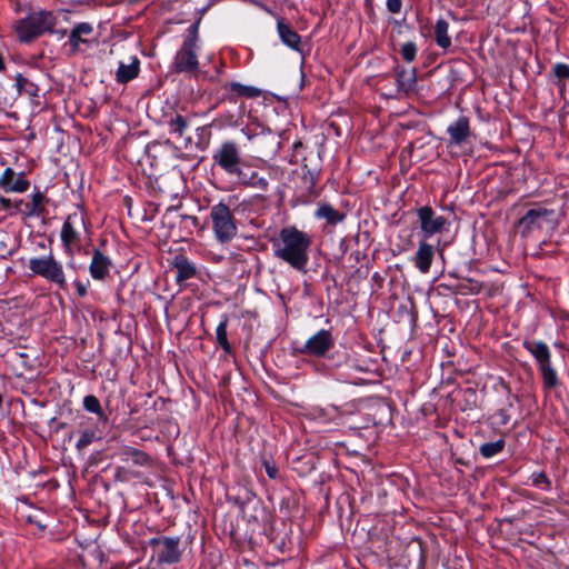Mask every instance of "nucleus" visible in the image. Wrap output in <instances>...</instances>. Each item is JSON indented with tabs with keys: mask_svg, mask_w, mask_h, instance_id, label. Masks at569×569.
Returning <instances> with one entry per match:
<instances>
[{
	"mask_svg": "<svg viewBox=\"0 0 569 569\" xmlns=\"http://www.w3.org/2000/svg\"><path fill=\"white\" fill-rule=\"evenodd\" d=\"M311 237L296 227L282 228L277 238L272 239L276 258L284 261L299 272L307 271Z\"/></svg>",
	"mask_w": 569,
	"mask_h": 569,
	"instance_id": "obj_1",
	"label": "nucleus"
},
{
	"mask_svg": "<svg viewBox=\"0 0 569 569\" xmlns=\"http://www.w3.org/2000/svg\"><path fill=\"white\" fill-rule=\"evenodd\" d=\"M558 213L546 204H535L518 221V230L527 237L536 230H553L558 226Z\"/></svg>",
	"mask_w": 569,
	"mask_h": 569,
	"instance_id": "obj_2",
	"label": "nucleus"
},
{
	"mask_svg": "<svg viewBox=\"0 0 569 569\" xmlns=\"http://www.w3.org/2000/svg\"><path fill=\"white\" fill-rule=\"evenodd\" d=\"M523 348L535 358L542 377L546 389H555L559 386L557 371L551 365V351L548 345L541 340H526Z\"/></svg>",
	"mask_w": 569,
	"mask_h": 569,
	"instance_id": "obj_3",
	"label": "nucleus"
},
{
	"mask_svg": "<svg viewBox=\"0 0 569 569\" xmlns=\"http://www.w3.org/2000/svg\"><path fill=\"white\" fill-rule=\"evenodd\" d=\"M231 199L228 202L220 201L211 207L210 218L212 230L217 240L221 243L231 241L238 231L236 219L230 209Z\"/></svg>",
	"mask_w": 569,
	"mask_h": 569,
	"instance_id": "obj_4",
	"label": "nucleus"
},
{
	"mask_svg": "<svg viewBox=\"0 0 569 569\" xmlns=\"http://www.w3.org/2000/svg\"><path fill=\"white\" fill-rule=\"evenodd\" d=\"M54 26V18L51 12H37L20 20L16 26V31L22 41H30L33 38L49 31Z\"/></svg>",
	"mask_w": 569,
	"mask_h": 569,
	"instance_id": "obj_5",
	"label": "nucleus"
},
{
	"mask_svg": "<svg viewBox=\"0 0 569 569\" xmlns=\"http://www.w3.org/2000/svg\"><path fill=\"white\" fill-rule=\"evenodd\" d=\"M86 230V217L81 210L78 209L67 217L60 234L64 251L67 253L70 256L73 254V249L79 244L81 234Z\"/></svg>",
	"mask_w": 569,
	"mask_h": 569,
	"instance_id": "obj_6",
	"label": "nucleus"
},
{
	"mask_svg": "<svg viewBox=\"0 0 569 569\" xmlns=\"http://www.w3.org/2000/svg\"><path fill=\"white\" fill-rule=\"evenodd\" d=\"M29 269L36 274L59 284L61 288L66 286L62 266L52 256L30 259Z\"/></svg>",
	"mask_w": 569,
	"mask_h": 569,
	"instance_id": "obj_7",
	"label": "nucleus"
},
{
	"mask_svg": "<svg viewBox=\"0 0 569 569\" xmlns=\"http://www.w3.org/2000/svg\"><path fill=\"white\" fill-rule=\"evenodd\" d=\"M422 239H429L435 234L448 230L449 222L445 216L438 214L431 207L425 206L417 211Z\"/></svg>",
	"mask_w": 569,
	"mask_h": 569,
	"instance_id": "obj_8",
	"label": "nucleus"
},
{
	"mask_svg": "<svg viewBox=\"0 0 569 569\" xmlns=\"http://www.w3.org/2000/svg\"><path fill=\"white\" fill-rule=\"evenodd\" d=\"M179 538L159 537L151 540L153 555L160 563H176L180 560Z\"/></svg>",
	"mask_w": 569,
	"mask_h": 569,
	"instance_id": "obj_9",
	"label": "nucleus"
},
{
	"mask_svg": "<svg viewBox=\"0 0 569 569\" xmlns=\"http://www.w3.org/2000/svg\"><path fill=\"white\" fill-rule=\"evenodd\" d=\"M196 39L188 38L178 51L174 60V68L178 72L194 71L198 68V59L194 52Z\"/></svg>",
	"mask_w": 569,
	"mask_h": 569,
	"instance_id": "obj_10",
	"label": "nucleus"
},
{
	"mask_svg": "<svg viewBox=\"0 0 569 569\" xmlns=\"http://www.w3.org/2000/svg\"><path fill=\"white\" fill-rule=\"evenodd\" d=\"M332 347L333 338L330 331L322 329L306 341L301 352L311 356H323Z\"/></svg>",
	"mask_w": 569,
	"mask_h": 569,
	"instance_id": "obj_11",
	"label": "nucleus"
},
{
	"mask_svg": "<svg viewBox=\"0 0 569 569\" xmlns=\"http://www.w3.org/2000/svg\"><path fill=\"white\" fill-rule=\"evenodd\" d=\"M216 162L229 173L240 172V156L234 144H222L213 156Z\"/></svg>",
	"mask_w": 569,
	"mask_h": 569,
	"instance_id": "obj_12",
	"label": "nucleus"
},
{
	"mask_svg": "<svg viewBox=\"0 0 569 569\" xmlns=\"http://www.w3.org/2000/svg\"><path fill=\"white\" fill-rule=\"evenodd\" d=\"M435 252V247L428 243L426 239H421L415 256L410 260L421 273L426 274L430 271Z\"/></svg>",
	"mask_w": 569,
	"mask_h": 569,
	"instance_id": "obj_13",
	"label": "nucleus"
},
{
	"mask_svg": "<svg viewBox=\"0 0 569 569\" xmlns=\"http://www.w3.org/2000/svg\"><path fill=\"white\" fill-rule=\"evenodd\" d=\"M0 187L6 192H24L29 182L22 173L17 174L11 168H7L0 177Z\"/></svg>",
	"mask_w": 569,
	"mask_h": 569,
	"instance_id": "obj_14",
	"label": "nucleus"
},
{
	"mask_svg": "<svg viewBox=\"0 0 569 569\" xmlns=\"http://www.w3.org/2000/svg\"><path fill=\"white\" fill-rule=\"evenodd\" d=\"M111 261L101 251L96 250L89 267L90 274L96 280H103L110 271Z\"/></svg>",
	"mask_w": 569,
	"mask_h": 569,
	"instance_id": "obj_15",
	"label": "nucleus"
},
{
	"mask_svg": "<svg viewBox=\"0 0 569 569\" xmlns=\"http://www.w3.org/2000/svg\"><path fill=\"white\" fill-rule=\"evenodd\" d=\"M139 60L131 58L129 63L121 62L116 73V79L120 83H127L134 79L139 73Z\"/></svg>",
	"mask_w": 569,
	"mask_h": 569,
	"instance_id": "obj_16",
	"label": "nucleus"
},
{
	"mask_svg": "<svg viewBox=\"0 0 569 569\" xmlns=\"http://www.w3.org/2000/svg\"><path fill=\"white\" fill-rule=\"evenodd\" d=\"M277 28L282 42L292 49L299 50L300 36L283 20L278 21Z\"/></svg>",
	"mask_w": 569,
	"mask_h": 569,
	"instance_id": "obj_17",
	"label": "nucleus"
},
{
	"mask_svg": "<svg viewBox=\"0 0 569 569\" xmlns=\"http://www.w3.org/2000/svg\"><path fill=\"white\" fill-rule=\"evenodd\" d=\"M121 457L123 461L127 462L131 460L136 466L140 467L149 466L151 463V458L148 453L132 447H126L121 451Z\"/></svg>",
	"mask_w": 569,
	"mask_h": 569,
	"instance_id": "obj_18",
	"label": "nucleus"
},
{
	"mask_svg": "<svg viewBox=\"0 0 569 569\" xmlns=\"http://www.w3.org/2000/svg\"><path fill=\"white\" fill-rule=\"evenodd\" d=\"M316 218L325 219L330 224H337L345 219V214L337 211L332 206L328 203H321L315 212Z\"/></svg>",
	"mask_w": 569,
	"mask_h": 569,
	"instance_id": "obj_19",
	"label": "nucleus"
},
{
	"mask_svg": "<svg viewBox=\"0 0 569 569\" xmlns=\"http://www.w3.org/2000/svg\"><path fill=\"white\" fill-rule=\"evenodd\" d=\"M93 31V28L89 23H79L72 31L69 37V41L74 49H78L80 42H87V36H90Z\"/></svg>",
	"mask_w": 569,
	"mask_h": 569,
	"instance_id": "obj_20",
	"label": "nucleus"
},
{
	"mask_svg": "<svg viewBox=\"0 0 569 569\" xmlns=\"http://www.w3.org/2000/svg\"><path fill=\"white\" fill-rule=\"evenodd\" d=\"M448 131H449L451 138L456 142H460V141L466 140V139H468L470 137L469 123H468V120L466 118L458 119L455 123H452L448 128Z\"/></svg>",
	"mask_w": 569,
	"mask_h": 569,
	"instance_id": "obj_21",
	"label": "nucleus"
},
{
	"mask_svg": "<svg viewBox=\"0 0 569 569\" xmlns=\"http://www.w3.org/2000/svg\"><path fill=\"white\" fill-rule=\"evenodd\" d=\"M449 24L446 20L439 19L435 27V38L439 47L447 49L451 46V38L448 34Z\"/></svg>",
	"mask_w": 569,
	"mask_h": 569,
	"instance_id": "obj_22",
	"label": "nucleus"
},
{
	"mask_svg": "<svg viewBox=\"0 0 569 569\" xmlns=\"http://www.w3.org/2000/svg\"><path fill=\"white\" fill-rule=\"evenodd\" d=\"M397 82L400 90L405 92L412 91L417 83L415 70H402L398 72Z\"/></svg>",
	"mask_w": 569,
	"mask_h": 569,
	"instance_id": "obj_23",
	"label": "nucleus"
},
{
	"mask_svg": "<svg viewBox=\"0 0 569 569\" xmlns=\"http://www.w3.org/2000/svg\"><path fill=\"white\" fill-rule=\"evenodd\" d=\"M227 326H228L227 318H224L222 321L219 322V325L216 328V339L226 352H230L231 347L227 339Z\"/></svg>",
	"mask_w": 569,
	"mask_h": 569,
	"instance_id": "obj_24",
	"label": "nucleus"
},
{
	"mask_svg": "<svg viewBox=\"0 0 569 569\" xmlns=\"http://www.w3.org/2000/svg\"><path fill=\"white\" fill-rule=\"evenodd\" d=\"M98 439L99 436L94 429H84L81 431V435L76 443V448L81 451Z\"/></svg>",
	"mask_w": 569,
	"mask_h": 569,
	"instance_id": "obj_25",
	"label": "nucleus"
},
{
	"mask_svg": "<svg viewBox=\"0 0 569 569\" xmlns=\"http://www.w3.org/2000/svg\"><path fill=\"white\" fill-rule=\"evenodd\" d=\"M505 447V441L502 439H499L493 442H486L480 446V453L485 458H491L496 455H498Z\"/></svg>",
	"mask_w": 569,
	"mask_h": 569,
	"instance_id": "obj_26",
	"label": "nucleus"
},
{
	"mask_svg": "<svg viewBox=\"0 0 569 569\" xmlns=\"http://www.w3.org/2000/svg\"><path fill=\"white\" fill-rule=\"evenodd\" d=\"M232 91H236L240 96L256 98L261 94V90L254 87L243 86L237 82L230 84Z\"/></svg>",
	"mask_w": 569,
	"mask_h": 569,
	"instance_id": "obj_27",
	"label": "nucleus"
},
{
	"mask_svg": "<svg viewBox=\"0 0 569 569\" xmlns=\"http://www.w3.org/2000/svg\"><path fill=\"white\" fill-rule=\"evenodd\" d=\"M83 407L87 411L101 415L100 401L96 396L89 395L83 399Z\"/></svg>",
	"mask_w": 569,
	"mask_h": 569,
	"instance_id": "obj_28",
	"label": "nucleus"
},
{
	"mask_svg": "<svg viewBox=\"0 0 569 569\" xmlns=\"http://www.w3.org/2000/svg\"><path fill=\"white\" fill-rule=\"evenodd\" d=\"M178 267V280L189 279L194 274V268L186 260L179 262Z\"/></svg>",
	"mask_w": 569,
	"mask_h": 569,
	"instance_id": "obj_29",
	"label": "nucleus"
},
{
	"mask_svg": "<svg viewBox=\"0 0 569 569\" xmlns=\"http://www.w3.org/2000/svg\"><path fill=\"white\" fill-rule=\"evenodd\" d=\"M531 482L533 486L545 490H549L551 486L550 480L545 472H533L531 475Z\"/></svg>",
	"mask_w": 569,
	"mask_h": 569,
	"instance_id": "obj_30",
	"label": "nucleus"
},
{
	"mask_svg": "<svg viewBox=\"0 0 569 569\" xmlns=\"http://www.w3.org/2000/svg\"><path fill=\"white\" fill-rule=\"evenodd\" d=\"M46 200V197L40 192H36L32 194V203L30 208V214H40L42 212V204Z\"/></svg>",
	"mask_w": 569,
	"mask_h": 569,
	"instance_id": "obj_31",
	"label": "nucleus"
},
{
	"mask_svg": "<svg viewBox=\"0 0 569 569\" xmlns=\"http://www.w3.org/2000/svg\"><path fill=\"white\" fill-rule=\"evenodd\" d=\"M417 54V47L413 42H406L401 47V56L407 62H412Z\"/></svg>",
	"mask_w": 569,
	"mask_h": 569,
	"instance_id": "obj_32",
	"label": "nucleus"
},
{
	"mask_svg": "<svg viewBox=\"0 0 569 569\" xmlns=\"http://www.w3.org/2000/svg\"><path fill=\"white\" fill-rule=\"evenodd\" d=\"M553 73L559 79H568L569 78V66L566 63H557L553 67Z\"/></svg>",
	"mask_w": 569,
	"mask_h": 569,
	"instance_id": "obj_33",
	"label": "nucleus"
},
{
	"mask_svg": "<svg viewBox=\"0 0 569 569\" xmlns=\"http://www.w3.org/2000/svg\"><path fill=\"white\" fill-rule=\"evenodd\" d=\"M402 7L401 0H387V8L392 13H399Z\"/></svg>",
	"mask_w": 569,
	"mask_h": 569,
	"instance_id": "obj_34",
	"label": "nucleus"
},
{
	"mask_svg": "<svg viewBox=\"0 0 569 569\" xmlns=\"http://www.w3.org/2000/svg\"><path fill=\"white\" fill-rule=\"evenodd\" d=\"M172 127L174 131L181 132L184 129L186 123L181 117H177L176 121L172 123Z\"/></svg>",
	"mask_w": 569,
	"mask_h": 569,
	"instance_id": "obj_35",
	"label": "nucleus"
},
{
	"mask_svg": "<svg viewBox=\"0 0 569 569\" xmlns=\"http://www.w3.org/2000/svg\"><path fill=\"white\" fill-rule=\"evenodd\" d=\"M462 144H447L448 149H449V152L452 154V156H457L459 153L458 149L461 148Z\"/></svg>",
	"mask_w": 569,
	"mask_h": 569,
	"instance_id": "obj_36",
	"label": "nucleus"
},
{
	"mask_svg": "<svg viewBox=\"0 0 569 569\" xmlns=\"http://www.w3.org/2000/svg\"><path fill=\"white\" fill-rule=\"evenodd\" d=\"M76 287H77V291H78L79 296L84 297L87 293L86 287L81 282H77Z\"/></svg>",
	"mask_w": 569,
	"mask_h": 569,
	"instance_id": "obj_37",
	"label": "nucleus"
},
{
	"mask_svg": "<svg viewBox=\"0 0 569 569\" xmlns=\"http://www.w3.org/2000/svg\"><path fill=\"white\" fill-rule=\"evenodd\" d=\"M123 472H124L123 468H121V467L117 468V470H116V479L120 480V481H124L126 478L122 476Z\"/></svg>",
	"mask_w": 569,
	"mask_h": 569,
	"instance_id": "obj_38",
	"label": "nucleus"
},
{
	"mask_svg": "<svg viewBox=\"0 0 569 569\" xmlns=\"http://www.w3.org/2000/svg\"><path fill=\"white\" fill-rule=\"evenodd\" d=\"M266 469H267V473L269 475L270 478H276V476H277L276 468L267 466Z\"/></svg>",
	"mask_w": 569,
	"mask_h": 569,
	"instance_id": "obj_39",
	"label": "nucleus"
},
{
	"mask_svg": "<svg viewBox=\"0 0 569 569\" xmlns=\"http://www.w3.org/2000/svg\"><path fill=\"white\" fill-rule=\"evenodd\" d=\"M0 202L2 203V206L4 208H8L10 206V200L9 199L1 198Z\"/></svg>",
	"mask_w": 569,
	"mask_h": 569,
	"instance_id": "obj_40",
	"label": "nucleus"
},
{
	"mask_svg": "<svg viewBox=\"0 0 569 569\" xmlns=\"http://www.w3.org/2000/svg\"><path fill=\"white\" fill-rule=\"evenodd\" d=\"M3 68H4V63H3L2 56L0 54V71L3 70Z\"/></svg>",
	"mask_w": 569,
	"mask_h": 569,
	"instance_id": "obj_41",
	"label": "nucleus"
},
{
	"mask_svg": "<svg viewBox=\"0 0 569 569\" xmlns=\"http://www.w3.org/2000/svg\"><path fill=\"white\" fill-rule=\"evenodd\" d=\"M411 152V148L410 147H407L402 150V154L405 153H410Z\"/></svg>",
	"mask_w": 569,
	"mask_h": 569,
	"instance_id": "obj_42",
	"label": "nucleus"
}]
</instances>
